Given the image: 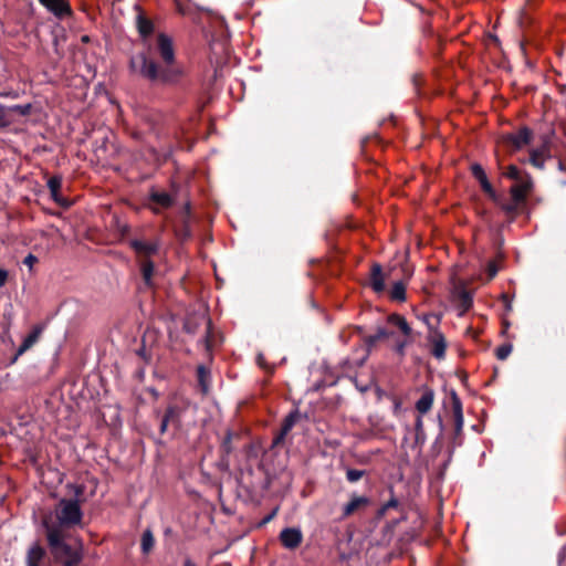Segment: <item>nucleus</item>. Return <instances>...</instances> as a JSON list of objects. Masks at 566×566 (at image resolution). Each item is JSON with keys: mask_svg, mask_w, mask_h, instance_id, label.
Here are the masks:
<instances>
[{"mask_svg": "<svg viewBox=\"0 0 566 566\" xmlns=\"http://www.w3.org/2000/svg\"><path fill=\"white\" fill-rule=\"evenodd\" d=\"M156 53L160 62L146 52L132 55L128 64L129 71L153 84H178L185 76V70L176 61L172 39L169 35L165 33L157 35Z\"/></svg>", "mask_w": 566, "mask_h": 566, "instance_id": "f257e3e1", "label": "nucleus"}, {"mask_svg": "<svg viewBox=\"0 0 566 566\" xmlns=\"http://www.w3.org/2000/svg\"><path fill=\"white\" fill-rule=\"evenodd\" d=\"M82 522L81 502L72 499L60 500L55 507L42 518L45 533H69L72 528L82 527Z\"/></svg>", "mask_w": 566, "mask_h": 566, "instance_id": "f03ea898", "label": "nucleus"}, {"mask_svg": "<svg viewBox=\"0 0 566 566\" xmlns=\"http://www.w3.org/2000/svg\"><path fill=\"white\" fill-rule=\"evenodd\" d=\"M129 231L130 229L128 226H123L120 228L122 238L126 239L127 244L134 251L145 283H150L155 272L153 258L158 254L159 242L158 240L146 241L137 237L127 238Z\"/></svg>", "mask_w": 566, "mask_h": 566, "instance_id": "7ed1b4c3", "label": "nucleus"}, {"mask_svg": "<svg viewBox=\"0 0 566 566\" xmlns=\"http://www.w3.org/2000/svg\"><path fill=\"white\" fill-rule=\"evenodd\" d=\"M48 546L53 558L62 566H78L83 559L82 544L66 543L69 533H45Z\"/></svg>", "mask_w": 566, "mask_h": 566, "instance_id": "20e7f679", "label": "nucleus"}, {"mask_svg": "<svg viewBox=\"0 0 566 566\" xmlns=\"http://www.w3.org/2000/svg\"><path fill=\"white\" fill-rule=\"evenodd\" d=\"M412 266L405 260H395L389 265L386 272H384L380 264L375 263L370 269L369 283H406L411 279Z\"/></svg>", "mask_w": 566, "mask_h": 566, "instance_id": "39448f33", "label": "nucleus"}, {"mask_svg": "<svg viewBox=\"0 0 566 566\" xmlns=\"http://www.w3.org/2000/svg\"><path fill=\"white\" fill-rule=\"evenodd\" d=\"M190 221L191 207L190 203L187 202L180 211L179 220L174 226L175 235L181 243L189 241L192 237Z\"/></svg>", "mask_w": 566, "mask_h": 566, "instance_id": "423d86ee", "label": "nucleus"}, {"mask_svg": "<svg viewBox=\"0 0 566 566\" xmlns=\"http://www.w3.org/2000/svg\"><path fill=\"white\" fill-rule=\"evenodd\" d=\"M533 130L527 127H521L517 133H509L502 136V142L505 146L511 147L512 151L522 149L524 146L530 145L533 139Z\"/></svg>", "mask_w": 566, "mask_h": 566, "instance_id": "0eeeda50", "label": "nucleus"}, {"mask_svg": "<svg viewBox=\"0 0 566 566\" xmlns=\"http://www.w3.org/2000/svg\"><path fill=\"white\" fill-rule=\"evenodd\" d=\"M39 3L60 21L74 17L70 0H38Z\"/></svg>", "mask_w": 566, "mask_h": 566, "instance_id": "6e6552de", "label": "nucleus"}, {"mask_svg": "<svg viewBox=\"0 0 566 566\" xmlns=\"http://www.w3.org/2000/svg\"><path fill=\"white\" fill-rule=\"evenodd\" d=\"M534 188V181L532 176L527 172L522 176L520 180L514 181V185L510 188L511 198L514 201H525L527 202V196L532 192Z\"/></svg>", "mask_w": 566, "mask_h": 566, "instance_id": "1a4fd4ad", "label": "nucleus"}, {"mask_svg": "<svg viewBox=\"0 0 566 566\" xmlns=\"http://www.w3.org/2000/svg\"><path fill=\"white\" fill-rule=\"evenodd\" d=\"M470 170H471L472 176L479 181L483 192L494 203H500V196L496 193V191L494 190L493 186L489 181L488 176H486V174L484 171V168L480 164L474 163V164L471 165Z\"/></svg>", "mask_w": 566, "mask_h": 566, "instance_id": "9d476101", "label": "nucleus"}, {"mask_svg": "<svg viewBox=\"0 0 566 566\" xmlns=\"http://www.w3.org/2000/svg\"><path fill=\"white\" fill-rule=\"evenodd\" d=\"M450 301L459 308V315H463L472 305V295L464 289V285H453Z\"/></svg>", "mask_w": 566, "mask_h": 566, "instance_id": "9b49d317", "label": "nucleus"}, {"mask_svg": "<svg viewBox=\"0 0 566 566\" xmlns=\"http://www.w3.org/2000/svg\"><path fill=\"white\" fill-rule=\"evenodd\" d=\"M43 329L44 327L42 325H36L32 328V331L24 337L14 356L10 359V365L14 364L21 355H23L39 342Z\"/></svg>", "mask_w": 566, "mask_h": 566, "instance_id": "f8f14e48", "label": "nucleus"}, {"mask_svg": "<svg viewBox=\"0 0 566 566\" xmlns=\"http://www.w3.org/2000/svg\"><path fill=\"white\" fill-rule=\"evenodd\" d=\"M428 342L431 345V354L439 360L443 359L447 350V340L438 328H432L428 334Z\"/></svg>", "mask_w": 566, "mask_h": 566, "instance_id": "ddd939ff", "label": "nucleus"}, {"mask_svg": "<svg viewBox=\"0 0 566 566\" xmlns=\"http://www.w3.org/2000/svg\"><path fill=\"white\" fill-rule=\"evenodd\" d=\"M63 178L61 175H54L46 181L52 200L62 208L71 207V202L61 195Z\"/></svg>", "mask_w": 566, "mask_h": 566, "instance_id": "4468645a", "label": "nucleus"}, {"mask_svg": "<svg viewBox=\"0 0 566 566\" xmlns=\"http://www.w3.org/2000/svg\"><path fill=\"white\" fill-rule=\"evenodd\" d=\"M280 541L285 548L295 549L301 545L303 534L297 527H286L281 531Z\"/></svg>", "mask_w": 566, "mask_h": 566, "instance_id": "2eb2a0df", "label": "nucleus"}, {"mask_svg": "<svg viewBox=\"0 0 566 566\" xmlns=\"http://www.w3.org/2000/svg\"><path fill=\"white\" fill-rule=\"evenodd\" d=\"M551 158V147L548 140H544V143L530 151V164L537 168H545V160Z\"/></svg>", "mask_w": 566, "mask_h": 566, "instance_id": "dca6fc26", "label": "nucleus"}, {"mask_svg": "<svg viewBox=\"0 0 566 566\" xmlns=\"http://www.w3.org/2000/svg\"><path fill=\"white\" fill-rule=\"evenodd\" d=\"M46 559V551L45 548L39 543L34 542L32 543L25 555V564L27 566H42Z\"/></svg>", "mask_w": 566, "mask_h": 566, "instance_id": "f3484780", "label": "nucleus"}, {"mask_svg": "<svg viewBox=\"0 0 566 566\" xmlns=\"http://www.w3.org/2000/svg\"><path fill=\"white\" fill-rule=\"evenodd\" d=\"M137 8L138 13L136 15V29L143 41H146L149 36L153 35L155 25L151 19H149L139 7Z\"/></svg>", "mask_w": 566, "mask_h": 566, "instance_id": "a211bd4d", "label": "nucleus"}, {"mask_svg": "<svg viewBox=\"0 0 566 566\" xmlns=\"http://www.w3.org/2000/svg\"><path fill=\"white\" fill-rule=\"evenodd\" d=\"M203 325L207 328L209 327V321L207 318L205 310L202 308L198 313H195L193 315L187 317L184 328L187 333L195 334L197 329Z\"/></svg>", "mask_w": 566, "mask_h": 566, "instance_id": "6ab92c4d", "label": "nucleus"}, {"mask_svg": "<svg viewBox=\"0 0 566 566\" xmlns=\"http://www.w3.org/2000/svg\"><path fill=\"white\" fill-rule=\"evenodd\" d=\"M504 259H505L504 253L501 251V249L499 247L495 256L493 259H490L485 264L484 273H485L486 280L491 281L496 276L499 271L504 265Z\"/></svg>", "mask_w": 566, "mask_h": 566, "instance_id": "aec40b11", "label": "nucleus"}, {"mask_svg": "<svg viewBox=\"0 0 566 566\" xmlns=\"http://www.w3.org/2000/svg\"><path fill=\"white\" fill-rule=\"evenodd\" d=\"M501 210L513 221L520 213L524 212L526 207L525 201H514L512 199L511 202H503L500 199V203H496Z\"/></svg>", "mask_w": 566, "mask_h": 566, "instance_id": "412c9836", "label": "nucleus"}, {"mask_svg": "<svg viewBox=\"0 0 566 566\" xmlns=\"http://www.w3.org/2000/svg\"><path fill=\"white\" fill-rule=\"evenodd\" d=\"M434 401V392L431 389H426L420 397V399L416 402V410L420 413V416H423L428 413Z\"/></svg>", "mask_w": 566, "mask_h": 566, "instance_id": "4be33fe9", "label": "nucleus"}, {"mask_svg": "<svg viewBox=\"0 0 566 566\" xmlns=\"http://www.w3.org/2000/svg\"><path fill=\"white\" fill-rule=\"evenodd\" d=\"M368 504L366 496H353L352 500L344 506L343 515L349 516L358 509Z\"/></svg>", "mask_w": 566, "mask_h": 566, "instance_id": "5701e85b", "label": "nucleus"}, {"mask_svg": "<svg viewBox=\"0 0 566 566\" xmlns=\"http://www.w3.org/2000/svg\"><path fill=\"white\" fill-rule=\"evenodd\" d=\"M150 200L161 208H169L174 203V198L165 191H153L150 193Z\"/></svg>", "mask_w": 566, "mask_h": 566, "instance_id": "b1692460", "label": "nucleus"}, {"mask_svg": "<svg viewBox=\"0 0 566 566\" xmlns=\"http://www.w3.org/2000/svg\"><path fill=\"white\" fill-rule=\"evenodd\" d=\"M296 418V413H290L285 418L280 434L274 439V444H279L284 439V437L290 432V430L295 424Z\"/></svg>", "mask_w": 566, "mask_h": 566, "instance_id": "393cba45", "label": "nucleus"}, {"mask_svg": "<svg viewBox=\"0 0 566 566\" xmlns=\"http://www.w3.org/2000/svg\"><path fill=\"white\" fill-rule=\"evenodd\" d=\"M388 322L395 326H397L401 333L406 336H410L411 334V327L409 326V324L407 323V321L405 319V317L398 315V314H392L388 317Z\"/></svg>", "mask_w": 566, "mask_h": 566, "instance_id": "a878e982", "label": "nucleus"}, {"mask_svg": "<svg viewBox=\"0 0 566 566\" xmlns=\"http://www.w3.org/2000/svg\"><path fill=\"white\" fill-rule=\"evenodd\" d=\"M14 119L12 118V111L10 106L0 104V129H6L12 125Z\"/></svg>", "mask_w": 566, "mask_h": 566, "instance_id": "bb28decb", "label": "nucleus"}, {"mask_svg": "<svg viewBox=\"0 0 566 566\" xmlns=\"http://www.w3.org/2000/svg\"><path fill=\"white\" fill-rule=\"evenodd\" d=\"M527 172L524 170H521L515 165H509L505 170L502 172V175L513 181L520 180L522 176L526 175Z\"/></svg>", "mask_w": 566, "mask_h": 566, "instance_id": "cd10ccee", "label": "nucleus"}, {"mask_svg": "<svg viewBox=\"0 0 566 566\" xmlns=\"http://www.w3.org/2000/svg\"><path fill=\"white\" fill-rule=\"evenodd\" d=\"M154 544H155V539H154L151 531L146 530L142 536V543H140L142 552L144 554H148L153 549Z\"/></svg>", "mask_w": 566, "mask_h": 566, "instance_id": "c85d7f7f", "label": "nucleus"}, {"mask_svg": "<svg viewBox=\"0 0 566 566\" xmlns=\"http://www.w3.org/2000/svg\"><path fill=\"white\" fill-rule=\"evenodd\" d=\"M389 295L394 301L403 302L406 300V285H391Z\"/></svg>", "mask_w": 566, "mask_h": 566, "instance_id": "c756f323", "label": "nucleus"}, {"mask_svg": "<svg viewBox=\"0 0 566 566\" xmlns=\"http://www.w3.org/2000/svg\"><path fill=\"white\" fill-rule=\"evenodd\" d=\"M10 109L13 113L19 114L20 116H29L32 113L33 105L31 103L23 104V105H12L10 106Z\"/></svg>", "mask_w": 566, "mask_h": 566, "instance_id": "7c9ffc66", "label": "nucleus"}, {"mask_svg": "<svg viewBox=\"0 0 566 566\" xmlns=\"http://www.w3.org/2000/svg\"><path fill=\"white\" fill-rule=\"evenodd\" d=\"M452 409L454 417L461 423L462 422V405L459 397L452 392Z\"/></svg>", "mask_w": 566, "mask_h": 566, "instance_id": "2f4dec72", "label": "nucleus"}, {"mask_svg": "<svg viewBox=\"0 0 566 566\" xmlns=\"http://www.w3.org/2000/svg\"><path fill=\"white\" fill-rule=\"evenodd\" d=\"M512 352V346L509 344L502 345L496 348L495 355L499 359L504 360L506 359Z\"/></svg>", "mask_w": 566, "mask_h": 566, "instance_id": "473e14b6", "label": "nucleus"}, {"mask_svg": "<svg viewBox=\"0 0 566 566\" xmlns=\"http://www.w3.org/2000/svg\"><path fill=\"white\" fill-rule=\"evenodd\" d=\"M207 377H208L207 369L203 366H199L198 367V378H199L200 386L205 392L208 390Z\"/></svg>", "mask_w": 566, "mask_h": 566, "instance_id": "72a5a7b5", "label": "nucleus"}, {"mask_svg": "<svg viewBox=\"0 0 566 566\" xmlns=\"http://www.w3.org/2000/svg\"><path fill=\"white\" fill-rule=\"evenodd\" d=\"M175 417V409L174 408H168L163 421H161V426H160V431L161 433H164L167 429V426H168V422Z\"/></svg>", "mask_w": 566, "mask_h": 566, "instance_id": "f704fd0d", "label": "nucleus"}, {"mask_svg": "<svg viewBox=\"0 0 566 566\" xmlns=\"http://www.w3.org/2000/svg\"><path fill=\"white\" fill-rule=\"evenodd\" d=\"M363 475H364L363 471L354 470V469L348 470L346 473L347 480L349 482H357L358 480L361 479Z\"/></svg>", "mask_w": 566, "mask_h": 566, "instance_id": "c9c22d12", "label": "nucleus"}, {"mask_svg": "<svg viewBox=\"0 0 566 566\" xmlns=\"http://www.w3.org/2000/svg\"><path fill=\"white\" fill-rule=\"evenodd\" d=\"M35 263H38V258L31 253H29L23 260V264L27 265L30 271Z\"/></svg>", "mask_w": 566, "mask_h": 566, "instance_id": "e433bc0d", "label": "nucleus"}, {"mask_svg": "<svg viewBox=\"0 0 566 566\" xmlns=\"http://www.w3.org/2000/svg\"><path fill=\"white\" fill-rule=\"evenodd\" d=\"M177 11L181 15H187L190 11L188 6L181 4L180 2H177Z\"/></svg>", "mask_w": 566, "mask_h": 566, "instance_id": "4c0bfd02", "label": "nucleus"}, {"mask_svg": "<svg viewBox=\"0 0 566 566\" xmlns=\"http://www.w3.org/2000/svg\"><path fill=\"white\" fill-rule=\"evenodd\" d=\"M388 336H389V334L384 328H379L377 331L376 335L374 336V339L380 340V339L387 338Z\"/></svg>", "mask_w": 566, "mask_h": 566, "instance_id": "58836bf2", "label": "nucleus"}, {"mask_svg": "<svg viewBox=\"0 0 566 566\" xmlns=\"http://www.w3.org/2000/svg\"><path fill=\"white\" fill-rule=\"evenodd\" d=\"M3 340L8 342L10 345H13V339L11 337V335L9 334V326H6L4 329H3Z\"/></svg>", "mask_w": 566, "mask_h": 566, "instance_id": "ea45409f", "label": "nucleus"}, {"mask_svg": "<svg viewBox=\"0 0 566 566\" xmlns=\"http://www.w3.org/2000/svg\"><path fill=\"white\" fill-rule=\"evenodd\" d=\"M8 279V271L0 266V283H6Z\"/></svg>", "mask_w": 566, "mask_h": 566, "instance_id": "a19ab883", "label": "nucleus"}, {"mask_svg": "<svg viewBox=\"0 0 566 566\" xmlns=\"http://www.w3.org/2000/svg\"><path fill=\"white\" fill-rule=\"evenodd\" d=\"M18 96V94L13 91H10V92H0V97H11V98H15Z\"/></svg>", "mask_w": 566, "mask_h": 566, "instance_id": "79ce46f5", "label": "nucleus"}, {"mask_svg": "<svg viewBox=\"0 0 566 566\" xmlns=\"http://www.w3.org/2000/svg\"><path fill=\"white\" fill-rule=\"evenodd\" d=\"M386 286H387V285H380V284L373 285V287H374V290H375V292H376V293L385 292Z\"/></svg>", "mask_w": 566, "mask_h": 566, "instance_id": "37998d69", "label": "nucleus"}, {"mask_svg": "<svg viewBox=\"0 0 566 566\" xmlns=\"http://www.w3.org/2000/svg\"><path fill=\"white\" fill-rule=\"evenodd\" d=\"M430 317H431L430 315H424V316H423V318H422V319H423V322L426 323V325L429 327V332H430L432 328H434V327L431 325V323H430Z\"/></svg>", "mask_w": 566, "mask_h": 566, "instance_id": "c03bdc74", "label": "nucleus"}, {"mask_svg": "<svg viewBox=\"0 0 566 566\" xmlns=\"http://www.w3.org/2000/svg\"><path fill=\"white\" fill-rule=\"evenodd\" d=\"M397 505V501L396 500H390L386 505H385V509H389V507H394Z\"/></svg>", "mask_w": 566, "mask_h": 566, "instance_id": "a18cd8bd", "label": "nucleus"}, {"mask_svg": "<svg viewBox=\"0 0 566 566\" xmlns=\"http://www.w3.org/2000/svg\"><path fill=\"white\" fill-rule=\"evenodd\" d=\"M416 428H417V430H420V429L422 428V419H421V417H419V418L417 419Z\"/></svg>", "mask_w": 566, "mask_h": 566, "instance_id": "49530a36", "label": "nucleus"}, {"mask_svg": "<svg viewBox=\"0 0 566 566\" xmlns=\"http://www.w3.org/2000/svg\"><path fill=\"white\" fill-rule=\"evenodd\" d=\"M405 346H406V343H401L397 346V350L402 354L403 353V349H405Z\"/></svg>", "mask_w": 566, "mask_h": 566, "instance_id": "de8ad7c7", "label": "nucleus"}, {"mask_svg": "<svg viewBox=\"0 0 566 566\" xmlns=\"http://www.w3.org/2000/svg\"><path fill=\"white\" fill-rule=\"evenodd\" d=\"M558 169H559L560 171H566V167H565V165L563 164V161H559V163H558Z\"/></svg>", "mask_w": 566, "mask_h": 566, "instance_id": "09e8293b", "label": "nucleus"}, {"mask_svg": "<svg viewBox=\"0 0 566 566\" xmlns=\"http://www.w3.org/2000/svg\"><path fill=\"white\" fill-rule=\"evenodd\" d=\"M82 42H84V43L90 42V36L88 35H83L82 36Z\"/></svg>", "mask_w": 566, "mask_h": 566, "instance_id": "8fccbe9b", "label": "nucleus"}, {"mask_svg": "<svg viewBox=\"0 0 566 566\" xmlns=\"http://www.w3.org/2000/svg\"><path fill=\"white\" fill-rule=\"evenodd\" d=\"M559 91L560 93L565 94L566 93V85H559Z\"/></svg>", "mask_w": 566, "mask_h": 566, "instance_id": "3c124183", "label": "nucleus"}, {"mask_svg": "<svg viewBox=\"0 0 566 566\" xmlns=\"http://www.w3.org/2000/svg\"><path fill=\"white\" fill-rule=\"evenodd\" d=\"M82 493H83V490H82L81 488H77V490H76V495H80V494H82Z\"/></svg>", "mask_w": 566, "mask_h": 566, "instance_id": "603ef678", "label": "nucleus"}, {"mask_svg": "<svg viewBox=\"0 0 566 566\" xmlns=\"http://www.w3.org/2000/svg\"><path fill=\"white\" fill-rule=\"evenodd\" d=\"M185 566H195V565H193L190 560H187V562L185 563Z\"/></svg>", "mask_w": 566, "mask_h": 566, "instance_id": "864d4df0", "label": "nucleus"}, {"mask_svg": "<svg viewBox=\"0 0 566 566\" xmlns=\"http://www.w3.org/2000/svg\"><path fill=\"white\" fill-rule=\"evenodd\" d=\"M273 514L268 516L265 520H264V523L269 522L271 518H272Z\"/></svg>", "mask_w": 566, "mask_h": 566, "instance_id": "5fc2aeb1", "label": "nucleus"}, {"mask_svg": "<svg viewBox=\"0 0 566 566\" xmlns=\"http://www.w3.org/2000/svg\"><path fill=\"white\" fill-rule=\"evenodd\" d=\"M216 279H217V282L218 283H222L221 279L218 276V274H216Z\"/></svg>", "mask_w": 566, "mask_h": 566, "instance_id": "6e6d98bb", "label": "nucleus"}]
</instances>
